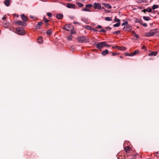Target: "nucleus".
Here are the masks:
<instances>
[{
  "label": "nucleus",
  "mask_w": 159,
  "mask_h": 159,
  "mask_svg": "<svg viewBox=\"0 0 159 159\" xmlns=\"http://www.w3.org/2000/svg\"><path fill=\"white\" fill-rule=\"evenodd\" d=\"M120 23H117L116 24H115L113 26L115 27H118L120 25Z\"/></svg>",
  "instance_id": "obj_30"
},
{
  "label": "nucleus",
  "mask_w": 159,
  "mask_h": 159,
  "mask_svg": "<svg viewBox=\"0 0 159 159\" xmlns=\"http://www.w3.org/2000/svg\"><path fill=\"white\" fill-rule=\"evenodd\" d=\"M157 52H152L148 54L149 56H156L157 54Z\"/></svg>",
  "instance_id": "obj_15"
},
{
  "label": "nucleus",
  "mask_w": 159,
  "mask_h": 159,
  "mask_svg": "<svg viewBox=\"0 0 159 159\" xmlns=\"http://www.w3.org/2000/svg\"><path fill=\"white\" fill-rule=\"evenodd\" d=\"M79 43H86L88 42L89 39L85 36H80L77 38Z\"/></svg>",
  "instance_id": "obj_1"
},
{
  "label": "nucleus",
  "mask_w": 159,
  "mask_h": 159,
  "mask_svg": "<svg viewBox=\"0 0 159 159\" xmlns=\"http://www.w3.org/2000/svg\"><path fill=\"white\" fill-rule=\"evenodd\" d=\"M97 28H99V29L101 28H102V26L101 25H98L97 26Z\"/></svg>",
  "instance_id": "obj_46"
},
{
  "label": "nucleus",
  "mask_w": 159,
  "mask_h": 159,
  "mask_svg": "<svg viewBox=\"0 0 159 159\" xmlns=\"http://www.w3.org/2000/svg\"><path fill=\"white\" fill-rule=\"evenodd\" d=\"M132 34L134 35L137 38H139V37L138 35L136 34L134 31H132Z\"/></svg>",
  "instance_id": "obj_28"
},
{
  "label": "nucleus",
  "mask_w": 159,
  "mask_h": 159,
  "mask_svg": "<svg viewBox=\"0 0 159 159\" xmlns=\"http://www.w3.org/2000/svg\"><path fill=\"white\" fill-rule=\"evenodd\" d=\"M139 50H135L134 52H133L132 53H131V55L132 56H133L134 55H137L139 53Z\"/></svg>",
  "instance_id": "obj_19"
},
{
  "label": "nucleus",
  "mask_w": 159,
  "mask_h": 159,
  "mask_svg": "<svg viewBox=\"0 0 159 159\" xmlns=\"http://www.w3.org/2000/svg\"><path fill=\"white\" fill-rule=\"evenodd\" d=\"M76 33V31L75 30H72L71 32V35Z\"/></svg>",
  "instance_id": "obj_41"
},
{
  "label": "nucleus",
  "mask_w": 159,
  "mask_h": 159,
  "mask_svg": "<svg viewBox=\"0 0 159 159\" xmlns=\"http://www.w3.org/2000/svg\"><path fill=\"white\" fill-rule=\"evenodd\" d=\"M145 48H146V47H145V46L144 45H143V47H142V49H145Z\"/></svg>",
  "instance_id": "obj_50"
},
{
  "label": "nucleus",
  "mask_w": 159,
  "mask_h": 159,
  "mask_svg": "<svg viewBox=\"0 0 159 159\" xmlns=\"http://www.w3.org/2000/svg\"><path fill=\"white\" fill-rule=\"evenodd\" d=\"M152 11V9L151 8H147V9H144L142 11L145 13L146 11L151 12Z\"/></svg>",
  "instance_id": "obj_13"
},
{
  "label": "nucleus",
  "mask_w": 159,
  "mask_h": 159,
  "mask_svg": "<svg viewBox=\"0 0 159 159\" xmlns=\"http://www.w3.org/2000/svg\"><path fill=\"white\" fill-rule=\"evenodd\" d=\"M48 16L49 17H51L52 16V14L50 12H48L47 13Z\"/></svg>",
  "instance_id": "obj_39"
},
{
  "label": "nucleus",
  "mask_w": 159,
  "mask_h": 159,
  "mask_svg": "<svg viewBox=\"0 0 159 159\" xmlns=\"http://www.w3.org/2000/svg\"><path fill=\"white\" fill-rule=\"evenodd\" d=\"M76 4L80 8L84 6V5L83 4L80 3L78 2H76Z\"/></svg>",
  "instance_id": "obj_20"
},
{
  "label": "nucleus",
  "mask_w": 159,
  "mask_h": 159,
  "mask_svg": "<svg viewBox=\"0 0 159 159\" xmlns=\"http://www.w3.org/2000/svg\"><path fill=\"white\" fill-rule=\"evenodd\" d=\"M78 0L80 1L84 2L86 0Z\"/></svg>",
  "instance_id": "obj_52"
},
{
  "label": "nucleus",
  "mask_w": 159,
  "mask_h": 159,
  "mask_svg": "<svg viewBox=\"0 0 159 159\" xmlns=\"http://www.w3.org/2000/svg\"><path fill=\"white\" fill-rule=\"evenodd\" d=\"M123 29L126 31H129L132 29V27L130 25L127 24L124 27Z\"/></svg>",
  "instance_id": "obj_8"
},
{
  "label": "nucleus",
  "mask_w": 159,
  "mask_h": 159,
  "mask_svg": "<svg viewBox=\"0 0 159 159\" xmlns=\"http://www.w3.org/2000/svg\"><path fill=\"white\" fill-rule=\"evenodd\" d=\"M43 23L42 22L40 21L36 25L35 28L36 29L38 30L40 28L41 26L43 25Z\"/></svg>",
  "instance_id": "obj_10"
},
{
  "label": "nucleus",
  "mask_w": 159,
  "mask_h": 159,
  "mask_svg": "<svg viewBox=\"0 0 159 159\" xmlns=\"http://www.w3.org/2000/svg\"><path fill=\"white\" fill-rule=\"evenodd\" d=\"M66 39L69 41H71L72 40V36L70 35L69 36L67 37Z\"/></svg>",
  "instance_id": "obj_29"
},
{
  "label": "nucleus",
  "mask_w": 159,
  "mask_h": 159,
  "mask_svg": "<svg viewBox=\"0 0 159 159\" xmlns=\"http://www.w3.org/2000/svg\"><path fill=\"white\" fill-rule=\"evenodd\" d=\"M139 155L138 154H136L134 155V157L136 158H138V157L139 156Z\"/></svg>",
  "instance_id": "obj_43"
},
{
  "label": "nucleus",
  "mask_w": 159,
  "mask_h": 159,
  "mask_svg": "<svg viewBox=\"0 0 159 159\" xmlns=\"http://www.w3.org/2000/svg\"><path fill=\"white\" fill-rule=\"evenodd\" d=\"M108 50L106 49L103 51L102 53V55L103 56H105L108 53Z\"/></svg>",
  "instance_id": "obj_18"
},
{
  "label": "nucleus",
  "mask_w": 159,
  "mask_h": 159,
  "mask_svg": "<svg viewBox=\"0 0 159 159\" xmlns=\"http://www.w3.org/2000/svg\"><path fill=\"white\" fill-rule=\"evenodd\" d=\"M72 47H73V46H71V48H72Z\"/></svg>",
  "instance_id": "obj_59"
},
{
  "label": "nucleus",
  "mask_w": 159,
  "mask_h": 159,
  "mask_svg": "<svg viewBox=\"0 0 159 159\" xmlns=\"http://www.w3.org/2000/svg\"><path fill=\"white\" fill-rule=\"evenodd\" d=\"M93 5L91 4H87L85 6V7L83 8L82 10V11L90 12L91 11L89 8H91L92 7Z\"/></svg>",
  "instance_id": "obj_4"
},
{
  "label": "nucleus",
  "mask_w": 159,
  "mask_h": 159,
  "mask_svg": "<svg viewBox=\"0 0 159 159\" xmlns=\"http://www.w3.org/2000/svg\"><path fill=\"white\" fill-rule=\"evenodd\" d=\"M17 33L20 35H23L25 34V32L23 30V29L20 27H18L16 30Z\"/></svg>",
  "instance_id": "obj_5"
},
{
  "label": "nucleus",
  "mask_w": 159,
  "mask_h": 159,
  "mask_svg": "<svg viewBox=\"0 0 159 159\" xmlns=\"http://www.w3.org/2000/svg\"><path fill=\"white\" fill-rule=\"evenodd\" d=\"M135 22L139 23L140 24H142V22L141 20H139L138 19H136L135 20Z\"/></svg>",
  "instance_id": "obj_24"
},
{
  "label": "nucleus",
  "mask_w": 159,
  "mask_h": 159,
  "mask_svg": "<svg viewBox=\"0 0 159 159\" xmlns=\"http://www.w3.org/2000/svg\"><path fill=\"white\" fill-rule=\"evenodd\" d=\"M30 18H31V19H33L34 18V17L32 16H30Z\"/></svg>",
  "instance_id": "obj_51"
},
{
  "label": "nucleus",
  "mask_w": 159,
  "mask_h": 159,
  "mask_svg": "<svg viewBox=\"0 0 159 159\" xmlns=\"http://www.w3.org/2000/svg\"><path fill=\"white\" fill-rule=\"evenodd\" d=\"M109 54H111L112 56H116L118 54V53H113L112 52H109Z\"/></svg>",
  "instance_id": "obj_32"
},
{
  "label": "nucleus",
  "mask_w": 159,
  "mask_h": 159,
  "mask_svg": "<svg viewBox=\"0 0 159 159\" xmlns=\"http://www.w3.org/2000/svg\"><path fill=\"white\" fill-rule=\"evenodd\" d=\"M46 26H47V25H48V24H47V23H46Z\"/></svg>",
  "instance_id": "obj_55"
},
{
  "label": "nucleus",
  "mask_w": 159,
  "mask_h": 159,
  "mask_svg": "<svg viewBox=\"0 0 159 159\" xmlns=\"http://www.w3.org/2000/svg\"><path fill=\"white\" fill-rule=\"evenodd\" d=\"M16 23L18 24V25H22L25 26L27 25V24L25 22L21 21L18 20L17 21Z\"/></svg>",
  "instance_id": "obj_9"
},
{
  "label": "nucleus",
  "mask_w": 159,
  "mask_h": 159,
  "mask_svg": "<svg viewBox=\"0 0 159 159\" xmlns=\"http://www.w3.org/2000/svg\"><path fill=\"white\" fill-rule=\"evenodd\" d=\"M143 19L145 20L148 21L150 20V18L149 17L144 16L143 17Z\"/></svg>",
  "instance_id": "obj_26"
},
{
  "label": "nucleus",
  "mask_w": 159,
  "mask_h": 159,
  "mask_svg": "<svg viewBox=\"0 0 159 159\" xmlns=\"http://www.w3.org/2000/svg\"><path fill=\"white\" fill-rule=\"evenodd\" d=\"M120 57L121 58V59H122L123 58V57H122V56H120Z\"/></svg>",
  "instance_id": "obj_53"
},
{
  "label": "nucleus",
  "mask_w": 159,
  "mask_h": 159,
  "mask_svg": "<svg viewBox=\"0 0 159 159\" xmlns=\"http://www.w3.org/2000/svg\"><path fill=\"white\" fill-rule=\"evenodd\" d=\"M114 20L115 22H118V23H120V20L119 19L115 18Z\"/></svg>",
  "instance_id": "obj_33"
},
{
  "label": "nucleus",
  "mask_w": 159,
  "mask_h": 159,
  "mask_svg": "<svg viewBox=\"0 0 159 159\" xmlns=\"http://www.w3.org/2000/svg\"><path fill=\"white\" fill-rule=\"evenodd\" d=\"M129 146H127L126 147H125V151L127 152L129 151Z\"/></svg>",
  "instance_id": "obj_35"
},
{
  "label": "nucleus",
  "mask_w": 159,
  "mask_h": 159,
  "mask_svg": "<svg viewBox=\"0 0 159 159\" xmlns=\"http://www.w3.org/2000/svg\"><path fill=\"white\" fill-rule=\"evenodd\" d=\"M74 24H79V23L75 21L73 22Z\"/></svg>",
  "instance_id": "obj_49"
},
{
  "label": "nucleus",
  "mask_w": 159,
  "mask_h": 159,
  "mask_svg": "<svg viewBox=\"0 0 159 159\" xmlns=\"http://www.w3.org/2000/svg\"><path fill=\"white\" fill-rule=\"evenodd\" d=\"M70 26L69 25H66L64 26L63 29L66 31H69L70 30L69 28H70Z\"/></svg>",
  "instance_id": "obj_12"
},
{
  "label": "nucleus",
  "mask_w": 159,
  "mask_h": 159,
  "mask_svg": "<svg viewBox=\"0 0 159 159\" xmlns=\"http://www.w3.org/2000/svg\"><path fill=\"white\" fill-rule=\"evenodd\" d=\"M56 17L58 19H62L63 18V15L61 14H57L56 16Z\"/></svg>",
  "instance_id": "obj_14"
},
{
  "label": "nucleus",
  "mask_w": 159,
  "mask_h": 159,
  "mask_svg": "<svg viewBox=\"0 0 159 159\" xmlns=\"http://www.w3.org/2000/svg\"><path fill=\"white\" fill-rule=\"evenodd\" d=\"M128 22L126 21L124 23H123L121 24V25L123 26V25H127L128 24Z\"/></svg>",
  "instance_id": "obj_38"
},
{
  "label": "nucleus",
  "mask_w": 159,
  "mask_h": 159,
  "mask_svg": "<svg viewBox=\"0 0 159 159\" xmlns=\"http://www.w3.org/2000/svg\"><path fill=\"white\" fill-rule=\"evenodd\" d=\"M37 40L38 43H42L43 42V40L41 37H39L37 39Z\"/></svg>",
  "instance_id": "obj_23"
},
{
  "label": "nucleus",
  "mask_w": 159,
  "mask_h": 159,
  "mask_svg": "<svg viewBox=\"0 0 159 159\" xmlns=\"http://www.w3.org/2000/svg\"><path fill=\"white\" fill-rule=\"evenodd\" d=\"M10 1L9 0H6L4 2V4L7 6H8L9 5Z\"/></svg>",
  "instance_id": "obj_22"
},
{
  "label": "nucleus",
  "mask_w": 159,
  "mask_h": 159,
  "mask_svg": "<svg viewBox=\"0 0 159 159\" xmlns=\"http://www.w3.org/2000/svg\"><path fill=\"white\" fill-rule=\"evenodd\" d=\"M105 20L107 21H111L112 20V19L111 18H110L108 17H106L105 18Z\"/></svg>",
  "instance_id": "obj_31"
},
{
  "label": "nucleus",
  "mask_w": 159,
  "mask_h": 159,
  "mask_svg": "<svg viewBox=\"0 0 159 159\" xmlns=\"http://www.w3.org/2000/svg\"><path fill=\"white\" fill-rule=\"evenodd\" d=\"M20 17L24 21L26 22L28 20L27 17L24 14H21L20 15Z\"/></svg>",
  "instance_id": "obj_11"
},
{
  "label": "nucleus",
  "mask_w": 159,
  "mask_h": 159,
  "mask_svg": "<svg viewBox=\"0 0 159 159\" xmlns=\"http://www.w3.org/2000/svg\"><path fill=\"white\" fill-rule=\"evenodd\" d=\"M93 30L94 31H98V30L96 29H93Z\"/></svg>",
  "instance_id": "obj_48"
},
{
  "label": "nucleus",
  "mask_w": 159,
  "mask_h": 159,
  "mask_svg": "<svg viewBox=\"0 0 159 159\" xmlns=\"http://www.w3.org/2000/svg\"><path fill=\"white\" fill-rule=\"evenodd\" d=\"M100 32H101L104 33H105L106 31L105 30H104L103 29H102L100 31Z\"/></svg>",
  "instance_id": "obj_40"
},
{
  "label": "nucleus",
  "mask_w": 159,
  "mask_h": 159,
  "mask_svg": "<svg viewBox=\"0 0 159 159\" xmlns=\"http://www.w3.org/2000/svg\"><path fill=\"white\" fill-rule=\"evenodd\" d=\"M102 9H105V8H104V7H102Z\"/></svg>",
  "instance_id": "obj_54"
},
{
  "label": "nucleus",
  "mask_w": 159,
  "mask_h": 159,
  "mask_svg": "<svg viewBox=\"0 0 159 159\" xmlns=\"http://www.w3.org/2000/svg\"><path fill=\"white\" fill-rule=\"evenodd\" d=\"M88 30H90L91 29V27L89 25L86 26Z\"/></svg>",
  "instance_id": "obj_45"
},
{
  "label": "nucleus",
  "mask_w": 159,
  "mask_h": 159,
  "mask_svg": "<svg viewBox=\"0 0 159 159\" xmlns=\"http://www.w3.org/2000/svg\"><path fill=\"white\" fill-rule=\"evenodd\" d=\"M66 7L68 8L74 9L76 7L75 5L74 4L67 3L66 4Z\"/></svg>",
  "instance_id": "obj_7"
},
{
  "label": "nucleus",
  "mask_w": 159,
  "mask_h": 159,
  "mask_svg": "<svg viewBox=\"0 0 159 159\" xmlns=\"http://www.w3.org/2000/svg\"><path fill=\"white\" fill-rule=\"evenodd\" d=\"M93 7L95 9H101V4L99 3H94L93 4Z\"/></svg>",
  "instance_id": "obj_6"
},
{
  "label": "nucleus",
  "mask_w": 159,
  "mask_h": 159,
  "mask_svg": "<svg viewBox=\"0 0 159 159\" xmlns=\"http://www.w3.org/2000/svg\"><path fill=\"white\" fill-rule=\"evenodd\" d=\"M120 30H118L114 32H113L112 34H116V35H118V34H120Z\"/></svg>",
  "instance_id": "obj_27"
},
{
  "label": "nucleus",
  "mask_w": 159,
  "mask_h": 159,
  "mask_svg": "<svg viewBox=\"0 0 159 159\" xmlns=\"http://www.w3.org/2000/svg\"><path fill=\"white\" fill-rule=\"evenodd\" d=\"M106 45V42H102L98 43H95L94 45L96 46L97 48L99 49H101Z\"/></svg>",
  "instance_id": "obj_2"
},
{
  "label": "nucleus",
  "mask_w": 159,
  "mask_h": 159,
  "mask_svg": "<svg viewBox=\"0 0 159 159\" xmlns=\"http://www.w3.org/2000/svg\"><path fill=\"white\" fill-rule=\"evenodd\" d=\"M125 56H131V57H132V56L131 55V54H129L128 53H127V52H126L125 53Z\"/></svg>",
  "instance_id": "obj_34"
},
{
  "label": "nucleus",
  "mask_w": 159,
  "mask_h": 159,
  "mask_svg": "<svg viewBox=\"0 0 159 159\" xmlns=\"http://www.w3.org/2000/svg\"><path fill=\"white\" fill-rule=\"evenodd\" d=\"M141 24L144 27H147V24L146 23L144 24L142 23V24Z\"/></svg>",
  "instance_id": "obj_42"
},
{
  "label": "nucleus",
  "mask_w": 159,
  "mask_h": 159,
  "mask_svg": "<svg viewBox=\"0 0 159 159\" xmlns=\"http://www.w3.org/2000/svg\"><path fill=\"white\" fill-rule=\"evenodd\" d=\"M105 28V30H111V28L109 26L106 27Z\"/></svg>",
  "instance_id": "obj_36"
},
{
  "label": "nucleus",
  "mask_w": 159,
  "mask_h": 159,
  "mask_svg": "<svg viewBox=\"0 0 159 159\" xmlns=\"http://www.w3.org/2000/svg\"><path fill=\"white\" fill-rule=\"evenodd\" d=\"M115 47H116L118 49L120 50H125V49L124 47H120L118 46H113L112 47L113 48H114Z\"/></svg>",
  "instance_id": "obj_17"
},
{
  "label": "nucleus",
  "mask_w": 159,
  "mask_h": 159,
  "mask_svg": "<svg viewBox=\"0 0 159 159\" xmlns=\"http://www.w3.org/2000/svg\"><path fill=\"white\" fill-rule=\"evenodd\" d=\"M159 6L157 5H154L152 7V9L153 10L158 8Z\"/></svg>",
  "instance_id": "obj_25"
},
{
  "label": "nucleus",
  "mask_w": 159,
  "mask_h": 159,
  "mask_svg": "<svg viewBox=\"0 0 159 159\" xmlns=\"http://www.w3.org/2000/svg\"><path fill=\"white\" fill-rule=\"evenodd\" d=\"M1 30H0V34H1Z\"/></svg>",
  "instance_id": "obj_56"
},
{
  "label": "nucleus",
  "mask_w": 159,
  "mask_h": 159,
  "mask_svg": "<svg viewBox=\"0 0 159 159\" xmlns=\"http://www.w3.org/2000/svg\"><path fill=\"white\" fill-rule=\"evenodd\" d=\"M6 17L5 16H3V17L2 18V20H5L6 19Z\"/></svg>",
  "instance_id": "obj_47"
},
{
  "label": "nucleus",
  "mask_w": 159,
  "mask_h": 159,
  "mask_svg": "<svg viewBox=\"0 0 159 159\" xmlns=\"http://www.w3.org/2000/svg\"><path fill=\"white\" fill-rule=\"evenodd\" d=\"M43 20H45V22H48L50 21V20H48L46 19H45V17L44 16L43 18Z\"/></svg>",
  "instance_id": "obj_37"
},
{
  "label": "nucleus",
  "mask_w": 159,
  "mask_h": 159,
  "mask_svg": "<svg viewBox=\"0 0 159 159\" xmlns=\"http://www.w3.org/2000/svg\"><path fill=\"white\" fill-rule=\"evenodd\" d=\"M72 47H73V46H71V48H72Z\"/></svg>",
  "instance_id": "obj_58"
},
{
  "label": "nucleus",
  "mask_w": 159,
  "mask_h": 159,
  "mask_svg": "<svg viewBox=\"0 0 159 159\" xmlns=\"http://www.w3.org/2000/svg\"><path fill=\"white\" fill-rule=\"evenodd\" d=\"M102 4L108 8L111 9V7L109 4L102 3Z\"/></svg>",
  "instance_id": "obj_16"
},
{
  "label": "nucleus",
  "mask_w": 159,
  "mask_h": 159,
  "mask_svg": "<svg viewBox=\"0 0 159 159\" xmlns=\"http://www.w3.org/2000/svg\"><path fill=\"white\" fill-rule=\"evenodd\" d=\"M156 30V29L151 30L149 32L146 33L145 36L146 37H149L157 33Z\"/></svg>",
  "instance_id": "obj_3"
},
{
  "label": "nucleus",
  "mask_w": 159,
  "mask_h": 159,
  "mask_svg": "<svg viewBox=\"0 0 159 159\" xmlns=\"http://www.w3.org/2000/svg\"><path fill=\"white\" fill-rule=\"evenodd\" d=\"M52 33V29H49L46 31V34L48 35H50Z\"/></svg>",
  "instance_id": "obj_21"
},
{
  "label": "nucleus",
  "mask_w": 159,
  "mask_h": 159,
  "mask_svg": "<svg viewBox=\"0 0 159 159\" xmlns=\"http://www.w3.org/2000/svg\"><path fill=\"white\" fill-rule=\"evenodd\" d=\"M105 46H106L107 47H110L111 46V45L109 44H107L106 43V45H105Z\"/></svg>",
  "instance_id": "obj_44"
},
{
  "label": "nucleus",
  "mask_w": 159,
  "mask_h": 159,
  "mask_svg": "<svg viewBox=\"0 0 159 159\" xmlns=\"http://www.w3.org/2000/svg\"><path fill=\"white\" fill-rule=\"evenodd\" d=\"M68 1H72V0H67Z\"/></svg>",
  "instance_id": "obj_57"
}]
</instances>
